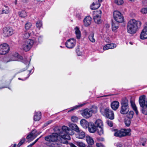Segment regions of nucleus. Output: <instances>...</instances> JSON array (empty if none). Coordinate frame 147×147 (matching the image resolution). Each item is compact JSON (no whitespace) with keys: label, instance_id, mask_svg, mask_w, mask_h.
Masks as SVG:
<instances>
[{"label":"nucleus","instance_id":"nucleus-1","mask_svg":"<svg viewBox=\"0 0 147 147\" xmlns=\"http://www.w3.org/2000/svg\"><path fill=\"white\" fill-rule=\"evenodd\" d=\"M141 22L134 19L130 20L128 22L127 26V30L128 32L130 34L135 33L140 27Z\"/></svg>","mask_w":147,"mask_h":147},{"label":"nucleus","instance_id":"nucleus-2","mask_svg":"<svg viewBox=\"0 0 147 147\" xmlns=\"http://www.w3.org/2000/svg\"><path fill=\"white\" fill-rule=\"evenodd\" d=\"M55 131L59 134H64L61 135V137L64 139L69 140L70 137L69 135L70 134L69 132L71 131L70 129L67 127L65 126H63L62 128L57 127L54 129Z\"/></svg>","mask_w":147,"mask_h":147},{"label":"nucleus","instance_id":"nucleus-3","mask_svg":"<svg viewBox=\"0 0 147 147\" xmlns=\"http://www.w3.org/2000/svg\"><path fill=\"white\" fill-rule=\"evenodd\" d=\"M129 110L128 100L127 98L123 99L121 102L120 113L122 114H126L128 112Z\"/></svg>","mask_w":147,"mask_h":147},{"label":"nucleus","instance_id":"nucleus-4","mask_svg":"<svg viewBox=\"0 0 147 147\" xmlns=\"http://www.w3.org/2000/svg\"><path fill=\"white\" fill-rule=\"evenodd\" d=\"M131 130L130 129H121L120 130L115 131L114 135L116 137H122L131 134Z\"/></svg>","mask_w":147,"mask_h":147},{"label":"nucleus","instance_id":"nucleus-5","mask_svg":"<svg viewBox=\"0 0 147 147\" xmlns=\"http://www.w3.org/2000/svg\"><path fill=\"white\" fill-rule=\"evenodd\" d=\"M100 112L102 114L107 118L111 119H113L114 118V114L113 111L109 110L108 108H102L100 109Z\"/></svg>","mask_w":147,"mask_h":147},{"label":"nucleus","instance_id":"nucleus-6","mask_svg":"<svg viewBox=\"0 0 147 147\" xmlns=\"http://www.w3.org/2000/svg\"><path fill=\"white\" fill-rule=\"evenodd\" d=\"M97 112L96 107L93 110L92 109H86L81 111V114L82 116L86 118H88L92 116V113H96Z\"/></svg>","mask_w":147,"mask_h":147},{"label":"nucleus","instance_id":"nucleus-7","mask_svg":"<svg viewBox=\"0 0 147 147\" xmlns=\"http://www.w3.org/2000/svg\"><path fill=\"white\" fill-rule=\"evenodd\" d=\"M34 42L31 39H28L24 42L22 45V49L25 51H29L32 48Z\"/></svg>","mask_w":147,"mask_h":147},{"label":"nucleus","instance_id":"nucleus-8","mask_svg":"<svg viewBox=\"0 0 147 147\" xmlns=\"http://www.w3.org/2000/svg\"><path fill=\"white\" fill-rule=\"evenodd\" d=\"M95 123L97 128L98 134L100 136L103 134L104 133L103 124L102 121L100 119H98L96 120Z\"/></svg>","mask_w":147,"mask_h":147},{"label":"nucleus","instance_id":"nucleus-9","mask_svg":"<svg viewBox=\"0 0 147 147\" xmlns=\"http://www.w3.org/2000/svg\"><path fill=\"white\" fill-rule=\"evenodd\" d=\"M113 18L115 21L119 23L123 22L124 18L121 13L117 11H115L113 13Z\"/></svg>","mask_w":147,"mask_h":147},{"label":"nucleus","instance_id":"nucleus-10","mask_svg":"<svg viewBox=\"0 0 147 147\" xmlns=\"http://www.w3.org/2000/svg\"><path fill=\"white\" fill-rule=\"evenodd\" d=\"M59 134L57 132L53 133L51 135L45 137V140L49 142H55L58 140Z\"/></svg>","mask_w":147,"mask_h":147},{"label":"nucleus","instance_id":"nucleus-11","mask_svg":"<svg viewBox=\"0 0 147 147\" xmlns=\"http://www.w3.org/2000/svg\"><path fill=\"white\" fill-rule=\"evenodd\" d=\"M9 50V47L7 44L4 43L0 45V54L5 55L8 52Z\"/></svg>","mask_w":147,"mask_h":147},{"label":"nucleus","instance_id":"nucleus-12","mask_svg":"<svg viewBox=\"0 0 147 147\" xmlns=\"http://www.w3.org/2000/svg\"><path fill=\"white\" fill-rule=\"evenodd\" d=\"M13 34L12 30L9 27H5L3 29L2 34L5 37H7L12 35Z\"/></svg>","mask_w":147,"mask_h":147},{"label":"nucleus","instance_id":"nucleus-13","mask_svg":"<svg viewBox=\"0 0 147 147\" xmlns=\"http://www.w3.org/2000/svg\"><path fill=\"white\" fill-rule=\"evenodd\" d=\"M76 44V40L74 38L67 40L65 43L66 47L69 49H72L74 47Z\"/></svg>","mask_w":147,"mask_h":147},{"label":"nucleus","instance_id":"nucleus-14","mask_svg":"<svg viewBox=\"0 0 147 147\" xmlns=\"http://www.w3.org/2000/svg\"><path fill=\"white\" fill-rule=\"evenodd\" d=\"M102 12L101 10H99L96 12L97 14H99L96 15L94 16V22L97 24H100L101 23V20H100V16Z\"/></svg>","mask_w":147,"mask_h":147},{"label":"nucleus","instance_id":"nucleus-15","mask_svg":"<svg viewBox=\"0 0 147 147\" xmlns=\"http://www.w3.org/2000/svg\"><path fill=\"white\" fill-rule=\"evenodd\" d=\"M139 104L140 107H143L147 104V100H146V96L142 95L140 96L139 99Z\"/></svg>","mask_w":147,"mask_h":147},{"label":"nucleus","instance_id":"nucleus-16","mask_svg":"<svg viewBox=\"0 0 147 147\" xmlns=\"http://www.w3.org/2000/svg\"><path fill=\"white\" fill-rule=\"evenodd\" d=\"M140 38L142 39L147 38V27L144 26V27L140 34Z\"/></svg>","mask_w":147,"mask_h":147},{"label":"nucleus","instance_id":"nucleus-17","mask_svg":"<svg viewBox=\"0 0 147 147\" xmlns=\"http://www.w3.org/2000/svg\"><path fill=\"white\" fill-rule=\"evenodd\" d=\"M102 0H98V2H93L90 6V8L92 10H95L98 8L100 6V3L102 1Z\"/></svg>","mask_w":147,"mask_h":147},{"label":"nucleus","instance_id":"nucleus-18","mask_svg":"<svg viewBox=\"0 0 147 147\" xmlns=\"http://www.w3.org/2000/svg\"><path fill=\"white\" fill-rule=\"evenodd\" d=\"M88 131L90 133H94L97 131V128L95 125L93 123H90L88 126Z\"/></svg>","mask_w":147,"mask_h":147},{"label":"nucleus","instance_id":"nucleus-19","mask_svg":"<svg viewBox=\"0 0 147 147\" xmlns=\"http://www.w3.org/2000/svg\"><path fill=\"white\" fill-rule=\"evenodd\" d=\"M76 132H77L76 136V138L80 139H83L86 136L85 133L84 132L81 130L79 129V131Z\"/></svg>","mask_w":147,"mask_h":147},{"label":"nucleus","instance_id":"nucleus-20","mask_svg":"<svg viewBox=\"0 0 147 147\" xmlns=\"http://www.w3.org/2000/svg\"><path fill=\"white\" fill-rule=\"evenodd\" d=\"M92 18L90 16L86 17L84 20V25L86 26H89L91 23Z\"/></svg>","mask_w":147,"mask_h":147},{"label":"nucleus","instance_id":"nucleus-21","mask_svg":"<svg viewBox=\"0 0 147 147\" xmlns=\"http://www.w3.org/2000/svg\"><path fill=\"white\" fill-rule=\"evenodd\" d=\"M41 118V112H35L34 113L33 119L34 121H38L40 120Z\"/></svg>","mask_w":147,"mask_h":147},{"label":"nucleus","instance_id":"nucleus-22","mask_svg":"<svg viewBox=\"0 0 147 147\" xmlns=\"http://www.w3.org/2000/svg\"><path fill=\"white\" fill-rule=\"evenodd\" d=\"M81 126L84 128H87L89 125L88 122L84 119H82L81 120L80 122Z\"/></svg>","mask_w":147,"mask_h":147},{"label":"nucleus","instance_id":"nucleus-23","mask_svg":"<svg viewBox=\"0 0 147 147\" xmlns=\"http://www.w3.org/2000/svg\"><path fill=\"white\" fill-rule=\"evenodd\" d=\"M119 105V103L117 101H113L111 104V108L114 110H117L118 108Z\"/></svg>","mask_w":147,"mask_h":147},{"label":"nucleus","instance_id":"nucleus-24","mask_svg":"<svg viewBox=\"0 0 147 147\" xmlns=\"http://www.w3.org/2000/svg\"><path fill=\"white\" fill-rule=\"evenodd\" d=\"M74 30L77 38L78 39H80L81 36V33L79 28L76 27L74 28Z\"/></svg>","mask_w":147,"mask_h":147},{"label":"nucleus","instance_id":"nucleus-25","mask_svg":"<svg viewBox=\"0 0 147 147\" xmlns=\"http://www.w3.org/2000/svg\"><path fill=\"white\" fill-rule=\"evenodd\" d=\"M130 102L131 106L133 110L135 111L136 114L138 115V112L134 102L132 100H131Z\"/></svg>","mask_w":147,"mask_h":147},{"label":"nucleus","instance_id":"nucleus-26","mask_svg":"<svg viewBox=\"0 0 147 147\" xmlns=\"http://www.w3.org/2000/svg\"><path fill=\"white\" fill-rule=\"evenodd\" d=\"M119 23L116 22H114L113 21L112 22V30L113 31H115L118 28L119 26Z\"/></svg>","mask_w":147,"mask_h":147},{"label":"nucleus","instance_id":"nucleus-27","mask_svg":"<svg viewBox=\"0 0 147 147\" xmlns=\"http://www.w3.org/2000/svg\"><path fill=\"white\" fill-rule=\"evenodd\" d=\"M86 140L88 144L92 145L94 143V141L92 138L89 136H86Z\"/></svg>","mask_w":147,"mask_h":147},{"label":"nucleus","instance_id":"nucleus-28","mask_svg":"<svg viewBox=\"0 0 147 147\" xmlns=\"http://www.w3.org/2000/svg\"><path fill=\"white\" fill-rule=\"evenodd\" d=\"M70 127L72 129L75 131L77 132L79 131V130L80 129L79 128L76 124H72L70 125Z\"/></svg>","mask_w":147,"mask_h":147},{"label":"nucleus","instance_id":"nucleus-29","mask_svg":"<svg viewBox=\"0 0 147 147\" xmlns=\"http://www.w3.org/2000/svg\"><path fill=\"white\" fill-rule=\"evenodd\" d=\"M94 33L93 32H92L88 36L89 40L90 42L93 43L94 42H95V40L94 38Z\"/></svg>","mask_w":147,"mask_h":147},{"label":"nucleus","instance_id":"nucleus-30","mask_svg":"<svg viewBox=\"0 0 147 147\" xmlns=\"http://www.w3.org/2000/svg\"><path fill=\"white\" fill-rule=\"evenodd\" d=\"M142 113L145 115H147V104H146L143 107H141V109Z\"/></svg>","mask_w":147,"mask_h":147},{"label":"nucleus","instance_id":"nucleus-31","mask_svg":"<svg viewBox=\"0 0 147 147\" xmlns=\"http://www.w3.org/2000/svg\"><path fill=\"white\" fill-rule=\"evenodd\" d=\"M30 36V33L27 31H25L22 34V37L24 39L28 38Z\"/></svg>","mask_w":147,"mask_h":147},{"label":"nucleus","instance_id":"nucleus-32","mask_svg":"<svg viewBox=\"0 0 147 147\" xmlns=\"http://www.w3.org/2000/svg\"><path fill=\"white\" fill-rule=\"evenodd\" d=\"M127 114L126 117L127 118L131 119L133 117L134 113L133 111H131L128 112Z\"/></svg>","mask_w":147,"mask_h":147},{"label":"nucleus","instance_id":"nucleus-33","mask_svg":"<svg viewBox=\"0 0 147 147\" xmlns=\"http://www.w3.org/2000/svg\"><path fill=\"white\" fill-rule=\"evenodd\" d=\"M85 105V104H82L80 105L75 106L73 107L71 109H70L69 112L71 111H74L75 110L78 109L79 108L82 107Z\"/></svg>","mask_w":147,"mask_h":147},{"label":"nucleus","instance_id":"nucleus-34","mask_svg":"<svg viewBox=\"0 0 147 147\" xmlns=\"http://www.w3.org/2000/svg\"><path fill=\"white\" fill-rule=\"evenodd\" d=\"M18 13L20 17L21 18H24L27 16L26 12L24 11H19Z\"/></svg>","mask_w":147,"mask_h":147},{"label":"nucleus","instance_id":"nucleus-35","mask_svg":"<svg viewBox=\"0 0 147 147\" xmlns=\"http://www.w3.org/2000/svg\"><path fill=\"white\" fill-rule=\"evenodd\" d=\"M131 122V119L126 118L125 119V125L128 127L130 125Z\"/></svg>","mask_w":147,"mask_h":147},{"label":"nucleus","instance_id":"nucleus-36","mask_svg":"<svg viewBox=\"0 0 147 147\" xmlns=\"http://www.w3.org/2000/svg\"><path fill=\"white\" fill-rule=\"evenodd\" d=\"M76 145L79 147H85L86 145L83 142H76Z\"/></svg>","mask_w":147,"mask_h":147},{"label":"nucleus","instance_id":"nucleus-37","mask_svg":"<svg viewBox=\"0 0 147 147\" xmlns=\"http://www.w3.org/2000/svg\"><path fill=\"white\" fill-rule=\"evenodd\" d=\"M9 9L7 6H5L4 7L3 9L2 12L3 13H9Z\"/></svg>","mask_w":147,"mask_h":147},{"label":"nucleus","instance_id":"nucleus-38","mask_svg":"<svg viewBox=\"0 0 147 147\" xmlns=\"http://www.w3.org/2000/svg\"><path fill=\"white\" fill-rule=\"evenodd\" d=\"M36 26L37 28L40 29L41 27L42 26V23L40 21H38L36 23Z\"/></svg>","mask_w":147,"mask_h":147},{"label":"nucleus","instance_id":"nucleus-39","mask_svg":"<svg viewBox=\"0 0 147 147\" xmlns=\"http://www.w3.org/2000/svg\"><path fill=\"white\" fill-rule=\"evenodd\" d=\"M115 3L118 5H120L123 3V0H115Z\"/></svg>","mask_w":147,"mask_h":147},{"label":"nucleus","instance_id":"nucleus-40","mask_svg":"<svg viewBox=\"0 0 147 147\" xmlns=\"http://www.w3.org/2000/svg\"><path fill=\"white\" fill-rule=\"evenodd\" d=\"M31 24L30 22H28L25 25V28L26 30H28L31 26Z\"/></svg>","mask_w":147,"mask_h":147},{"label":"nucleus","instance_id":"nucleus-41","mask_svg":"<svg viewBox=\"0 0 147 147\" xmlns=\"http://www.w3.org/2000/svg\"><path fill=\"white\" fill-rule=\"evenodd\" d=\"M25 138H23L22 140H21L18 144L17 146H18L19 147L20 146L25 142Z\"/></svg>","mask_w":147,"mask_h":147},{"label":"nucleus","instance_id":"nucleus-42","mask_svg":"<svg viewBox=\"0 0 147 147\" xmlns=\"http://www.w3.org/2000/svg\"><path fill=\"white\" fill-rule=\"evenodd\" d=\"M71 121L73 122H76L78 120V118L75 116H72L71 118Z\"/></svg>","mask_w":147,"mask_h":147},{"label":"nucleus","instance_id":"nucleus-43","mask_svg":"<svg viewBox=\"0 0 147 147\" xmlns=\"http://www.w3.org/2000/svg\"><path fill=\"white\" fill-rule=\"evenodd\" d=\"M33 136V135L31 134V133H30L28 135L27 137H26V139H27V140H29V139H30L31 138H32V137ZM32 140H28L27 141V142H28V143L30 142L31 141H32Z\"/></svg>","mask_w":147,"mask_h":147},{"label":"nucleus","instance_id":"nucleus-44","mask_svg":"<svg viewBox=\"0 0 147 147\" xmlns=\"http://www.w3.org/2000/svg\"><path fill=\"white\" fill-rule=\"evenodd\" d=\"M107 124L110 127H112L113 126V123L111 121L108 120L107 121Z\"/></svg>","mask_w":147,"mask_h":147},{"label":"nucleus","instance_id":"nucleus-45","mask_svg":"<svg viewBox=\"0 0 147 147\" xmlns=\"http://www.w3.org/2000/svg\"><path fill=\"white\" fill-rule=\"evenodd\" d=\"M108 44L109 47V49H113L116 47V45L113 43H111Z\"/></svg>","mask_w":147,"mask_h":147},{"label":"nucleus","instance_id":"nucleus-46","mask_svg":"<svg viewBox=\"0 0 147 147\" xmlns=\"http://www.w3.org/2000/svg\"><path fill=\"white\" fill-rule=\"evenodd\" d=\"M146 10V8H144L141 9L140 11L143 14H145L147 13Z\"/></svg>","mask_w":147,"mask_h":147},{"label":"nucleus","instance_id":"nucleus-47","mask_svg":"<svg viewBox=\"0 0 147 147\" xmlns=\"http://www.w3.org/2000/svg\"><path fill=\"white\" fill-rule=\"evenodd\" d=\"M15 57H16L17 58L20 59H23V57L22 56L19 55V54L17 53L16 54Z\"/></svg>","mask_w":147,"mask_h":147},{"label":"nucleus","instance_id":"nucleus-48","mask_svg":"<svg viewBox=\"0 0 147 147\" xmlns=\"http://www.w3.org/2000/svg\"><path fill=\"white\" fill-rule=\"evenodd\" d=\"M109 49V44H107L104 46L103 47V49L104 50H106Z\"/></svg>","mask_w":147,"mask_h":147},{"label":"nucleus","instance_id":"nucleus-49","mask_svg":"<svg viewBox=\"0 0 147 147\" xmlns=\"http://www.w3.org/2000/svg\"><path fill=\"white\" fill-rule=\"evenodd\" d=\"M52 122V120H50L47 122L46 123H45L44 124V126L45 127L47 126L48 125L50 124Z\"/></svg>","mask_w":147,"mask_h":147},{"label":"nucleus","instance_id":"nucleus-50","mask_svg":"<svg viewBox=\"0 0 147 147\" xmlns=\"http://www.w3.org/2000/svg\"><path fill=\"white\" fill-rule=\"evenodd\" d=\"M41 137V136H40L39 138H37V139H36L35 141L33 143H32V144H30V145H31V146L32 147V146L33 145H34V144L37 142V141H38V139H39V138H40Z\"/></svg>","mask_w":147,"mask_h":147},{"label":"nucleus","instance_id":"nucleus-51","mask_svg":"<svg viewBox=\"0 0 147 147\" xmlns=\"http://www.w3.org/2000/svg\"><path fill=\"white\" fill-rule=\"evenodd\" d=\"M96 146L97 147H105L101 143H97L96 144Z\"/></svg>","mask_w":147,"mask_h":147},{"label":"nucleus","instance_id":"nucleus-52","mask_svg":"<svg viewBox=\"0 0 147 147\" xmlns=\"http://www.w3.org/2000/svg\"><path fill=\"white\" fill-rule=\"evenodd\" d=\"M117 147H122V145L120 142H118L116 144Z\"/></svg>","mask_w":147,"mask_h":147},{"label":"nucleus","instance_id":"nucleus-53","mask_svg":"<svg viewBox=\"0 0 147 147\" xmlns=\"http://www.w3.org/2000/svg\"><path fill=\"white\" fill-rule=\"evenodd\" d=\"M146 142V139H144L143 142H140V143L142 144V145L143 146H144L145 145V144Z\"/></svg>","mask_w":147,"mask_h":147},{"label":"nucleus","instance_id":"nucleus-54","mask_svg":"<svg viewBox=\"0 0 147 147\" xmlns=\"http://www.w3.org/2000/svg\"><path fill=\"white\" fill-rule=\"evenodd\" d=\"M77 18L79 20L81 18V16L80 15L78 14L77 15Z\"/></svg>","mask_w":147,"mask_h":147},{"label":"nucleus","instance_id":"nucleus-55","mask_svg":"<svg viewBox=\"0 0 147 147\" xmlns=\"http://www.w3.org/2000/svg\"><path fill=\"white\" fill-rule=\"evenodd\" d=\"M69 145L71 147H77L74 144L72 143L69 144Z\"/></svg>","mask_w":147,"mask_h":147},{"label":"nucleus","instance_id":"nucleus-56","mask_svg":"<svg viewBox=\"0 0 147 147\" xmlns=\"http://www.w3.org/2000/svg\"><path fill=\"white\" fill-rule=\"evenodd\" d=\"M36 130H33L31 132V134H32L33 135L36 133Z\"/></svg>","mask_w":147,"mask_h":147},{"label":"nucleus","instance_id":"nucleus-57","mask_svg":"<svg viewBox=\"0 0 147 147\" xmlns=\"http://www.w3.org/2000/svg\"><path fill=\"white\" fill-rule=\"evenodd\" d=\"M24 63L26 65H29V63H30V62L29 61H26L25 62H24Z\"/></svg>","mask_w":147,"mask_h":147},{"label":"nucleus","instance_id":"nucleus-58","mask_svg":"<svg viewBox=\"0 0 147 147\" xmlns=\"http://www.w3.org/2000/svg\"><path fill=\"white\" fill-rule=\"evenodd\" d=\"M19 61V60L18 59H11L10 61ZM9 62V61H7V62Z\"/></svg>","mask_w":147,"mask_h":147},{"label":"nucleus","instance_id":"nucleus-59","mask_svg":"<svg viewBox=\"0 0 147 147\" xmlns=\"http://www.w3.org/2000/svg\"><path fill=\"white\" fill-rule=\"evenodd\" d=\"M41 38L40 37H39L38 38V40H39V42H40V40H41Z\"/></svg>","mask_w":147,"mask_h":147},{"label":"nucleus","instance_id":"nucleus-60","mask_svg":"<svg viewBox=\"0 0 147 147\" xmlns=\"http://www.w3.org/2000/svg\"><path fill=\"white\" fill-rule=\"evenodd\" d=\"M57 145H58V146H57V147H60V144H57Z\"/></svg>","mask_w":147,"mask_h":147},{"label":"nucleus","instance_id":"nucleus-61","mask_svg":"<svg viewBox=\"0 0 147 147\" xmlns=\"http://www.w3.org/2000/svg\"><path fill=\"white\" fill-rule=\"evenodd\" d=\"M129 43L131 44V45H133V43L131 42H129Z\"/></svg>","mask_w":147,"mask_h":147},{"label":"nucleus","instance_id":"nucleus-62","mask_svg":"<svg viewBox=\"0 0 147 147\" xmlns=\"http://www.w3.org/2000/svg\"><path fill=\"white\" fill-rule=\"evenodd\" d=\"M16 144H15L14 145V146L13 147H16Z\"/></svg>","mask_w":147,"mask_h":147},{"label":"nucleus","instance_id":"nucleus-63","mask_svg":"<svg viewBox=\"0 0 147 147\" xmlns=\"http://www.w3.org/2000/svg\"><path fill=\"white\" fill-rule=\"evenodd\" d=\"M145 24L146 25V26H145L146 27H147V22H146Z\"/></svg>","mask_w":147,"mask_h":147},{"label":"nucleus","instance_id":"nucleus-64","mask_svg":"<svg viewBox=\"0 0 147 147\" xmlns=\"http://www.w3.org/2000/svg\"><path fill=\"white\" fill-rule=\"evenodd\" d=\"M27 147H31V145H28Z\"/></svg>","mask_w":147,"mask_h":147}]
</instances>
